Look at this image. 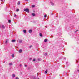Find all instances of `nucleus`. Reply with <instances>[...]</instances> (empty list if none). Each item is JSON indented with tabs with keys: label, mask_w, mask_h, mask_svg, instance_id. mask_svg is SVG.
Listing matches in <instances>:
<instances>
[{
	"label": "nucleus",
	"mask_w": 79,
	"mask_h": 79,
	"mask_svg": "<svg viewBox=\"0 0 79 79\" xmlns=\"http://www.w3.org/2000/svg\"><path fill=\"white\" fill-rule=\"evenodd\" d=\"M12 77H15V74H12Z\"/></svg>",
	"instance_id": "6e6552de"
},
{
	"label": "nucleus",
	"mask_w": 79,
	"mask_h": 79,
	"mask_svg": "<svg viewBox=\"0 0 79 79\" xmlns=\"http://www.w3.org/2000/svg\"><path fill=\"white\" fill-rule=\"evenodd\" d=\"M0 28H2V29H4L5 28V26L3 25H1L0 26Z\"/></svg>",
	"instance_id": "f03ea898"
},
{
	"label": "nucleus",
	"mask_w": 79,
	"mask_h": 79,
	"mask_svg": "<svg viewBox=\"0 0 79 79\" xmlns=\"http://www.w3.org/2000/svg\"><path fill=\"white\" fill-rule=\"evenodd\" d=\"M22 49H20L19 50V53H22Z\"/></svg>",
	"instance_id": "7ed1b4c3"
},
{
	"label": "nucleus",
	"mask_w": 79,
	"mask_h": 79,
	"mask_svg": "<svg viewBox=\"0 0 79 79\" xmlns=\"http://www.w3.org/2000/svg\"><path fill=\"white\" fill-rule=\"evenodd\" d=\"M12 42H15L16 40H11Z\"/></svg>",
	"instance_id": "20e7f679"
},
{
	"label": "nucleus",
	"mask_w": 79,
	"mask_h": 79,
	"mask_svg": "<svg viewBox=\"0 0 79 79\" xmlns=\"http://www.w3.org/2000/svg\"><path fill=\"white\" fill-rule=\"evenodd\" d=\"M44 42H47V39L44 40Z\"/></svg>",
	"instance_id": "ddd939ff"
},
{
	"label": "nucleus",
	"mask_w": 79,
	"mask_h": 79,
	"mask_svg": "<svg viewBox=\"0 0 79 79\" xmlns=\"http://www.w3.org/2000/svg\"><path fill=\"white\" fill-rule=\"evenodd\" d=\"M1 0V1H3V0Z\"/></svg>",
	"instance_id": "7c9ffc66"
},
{
	"label": "nucleus",
	"mask_w": 79,
	"mask_h": 79,
	"mask_svg": "<svg viewBox=\"0 0 79 79\" xmlns=\"http://www.w3.org/2000/svg\"><path fill=\"white\" fill-rule=\"evenodd\" d=\"M32 47V45H31L30 46V47H29V48H31V47Z\"/></svg>",
	"instance_id": "5701e85b"
},
{
	"label": "nucleus",
	"mask_w": 79,
	"mask_h": 79,
	"mask_svg": "<svg viewBox=\"0 0 79 79\" xmlns=\"http://www.w3.org/2000/svg\"><path fill=\"white\" fill-rule=\"evenodd\" d=\"M7 42H8V41H6L5 42V43L6 44H7Z\"/></svg>",
	"instance_id": "393cba45"
},
{
	"label": "nucleus",
	"mask_w": 79,
	"mask_h": 79,
	"mask_svg": "<svg viewBox=\"0 0 79 79\" xmlns=\"http://www.w3.org/2000/svg\"><path fill=\"white\" fill-rule=\"evenodd\" d=\"M35 61V59H33V61Z\"/></svg>",
	"instance_id": "4be33fe9"
},
{
	"label": "nucleus",
	"mask_w": 79,
	"mask_h": 79,
	"mask_svg": "<svg viewBox=\"0 0 79 79\" xmlns=\"http://www.w3.org/2000/svg\"><path fill=\"white\" fill-rule=\"evenodd\" d=\"M25 67H27V65L25 64Z\"/></svg>",
	"instance_id": "a878e982"
},
{
	"label": "nucleus",
	"mask_w": 79,
	"mask_h": 79,
	"mask_svg": "<svg viewBox=\"0 0 79 79\" xmlns=\"http://www.w3.org/2000/svg\"><path fill=\"white\" fill-rule=\"evenodd\" d=\"M51 4L52 5H54V4H53V2H51Z\"/></svg>",
	"instance_id": "4468645a"
},
{
	"label": "nucleus",
	"mask_w": 79,
	"mask_h": 79,
	"mask_svg": "<svg viewBox=\"0 0 79 79\" xmlns=\"http://www.w3.org/2000/svg\"><path fill=\"white\" fill-rule=\"evenodd\" d=\"M64 59H65V60H66V58H64Z\"/></svg>",
	"instance_id": "72a5a7b5"
},
{
	"label": "nucleus",
	"mask_w": 79,
	"mask_h": 79,
	"mask_svg": "<svg viewBox=\"0 0 79 79\" xmlns=\"http://www.w3.org/2000/svg\"><path fill=\"white\" fill-rule=\"evenodd\" d=\"M45 54H46V55H47V53H46Z\"/></svg>",
	"instance_id": "2f4dec72"
},
{
	"label": "nucleus",
	"mask_w": 79,
	"mask_h": 79,
	"mask_svg": "<svg viewBox=\"0 0 79 79\" xmlns=\"http://www.w3.org/2000/svg\"><path fill=\"white\" fill-rule=\"evenodd\" d=\"M20 66L21 67V66H22V64H20Z\"/></svg>",
	"instance_id": "bb28decb"
},
{
	"label": "nucleus",
	"mask_w": 79,
	"mask_h": 79,
	"mask_svg": "<svg viewBox=\"0 0 79 79\" xmlns=\"http://www.w3.org/2000/svg\"><path fill=\"white\" fill-rule=\"evenodd\" d=\"M29 33H31V32H32V31L31 30H30L29 31Z\"/></svg>",
	"instance_id": "423d86ee"
},
{
	"label": "nucleus",
	"mask_w": 79,
	"mask_h": 79,
	"mask_svg": "<svg viewBox=\"0 0 79 79\" xmlns=\"http://www.w3.org/2000/svg\"><path fill=\"white\" fill-rule=\"evenodd\" d=\"M15 79H19V78L18 77H17L15 78Z\"/></svg>",
	"instance_id": "cd10ccee"
},
{
	"label": "nucleus",
	"mask_w": 79,
	"mask_h": 79,
	"mask_svg": "<svg viewBox=\"0 0 79 79\" xmlns=\"http://www.w3.org/2000/svg\"><path fill=\"white\" fill-rule=\"evenodd\" d=\"M26 1H28L29 0H25Z\"/></svg>",
	"instance_id": "c756f323"
},
{
	"label": "nucleus",
	"mask_w": 79,
	"mask_h": 79,
	"mask_svg": "<svg viewBox=\"0 0 79 79\" xmlns=\"http://www.w3.org/2000/svg\"><path fill=\"white\" fill-rule=\"evenodd\" d=\"M19 42H20V43H21V42H22V40H20Z\"/></svg>",
	"instance_id": "412c9836"
},
{
	"label": "nucleus",
	"mask_w": 79,
	"mask_h": 79,
	"mask_svg": "<svg viewBox=\"0 0 79 79\" xmlns=\"http://www.w3.org/2000/svg\"><path fill=\"white\" fill-rule=\"evenodd\" d=\"M77 31H76V32H77Z\"/></svg>",
	"instance_id": "f704fd0d"
},
{
	"label": "nucleus",
	"mask_w": 79,
	"mask_h": 79,
	"mask_svg": "<svg viewBox=\"0 0 79 79\" xmlns=\"http://www.w3.org/2000/svg\"><path fill=\"white\" fill-rule=\"evenodd\" d=\"M24 11H26V12H27V13L29 12V9H27V8H26L25 9H24Z\"/></svg>",
	"instance_id": "f257e3e1"
},
{
	"label": "nucleus",
	"mask_w": 79,
	"mask_h": 79,
	"mask_svg": "<svg viewBox=\"0 0 79 79\" xmlns=\"http://www.w3.org/2000/svg\"><path fill=\"white\" fill-rule=\"evenodd\" d=\"M20 1H19L18 2V5H20Z\"/></svg>",
	"instance_id": "9d476101"
},
{
	"label": "nucleus",
	"mask_w": 79,
	"mask_h": 79,
	"mask_svg": "<svg viewBox=\"0 0 79 79\" xmlns=\"http://www.w3.org/2000/svg\"><path fill=\"white\" fill-rule=\"evenodd\" d=\"M14 17H16V14H15V15H14Z\"/></svg>",
	"instance_id": "b1692460"
},
{
	"label": "nucleus",
	"mask_w": 79,
	"mask_h": 79,
	"mask_svg": "<svg viewBox=\"0 0 79 79\" xmlns=\"http://www.w3.org/2000/svg\"><path fill=\"white\" fill-rule=\"evenodd\" d=\"M12 57H13V58H14V57H15V55L13 54H12Z\"/></svg>",
	"instance_id": "1a4fd4ad"
},
{
	"label": "nucleus",
	"mask_w": 79,
	"mask_h": 79,
	"mask_svg": "<svg viewBox=\"0 0 79 79\" xmlns=\"http://www.w3.org/2000/svg\"><path fill=\"white\" fill-rule=\"evenodd\" d=\"M23 32L26 34V30H23Z\"/></svg>",
	"instance_id": "9b49d317"
},
{
	"label": "nucleus",
	"mask_w": 79,
	"mask_h": 79,
	"mask_svg": "<svg viewBox=\"0 0 79 79\" xmlns=\"http://www.w3.org/2000/svg\"><path fill=\"white\" fill-rule=\"evenodd\" d=\"M44 18H46L47 17V15H45L44 16Z\"/></svg>",
	"instance_id": "6ab92c4d"
},
{
	"label": "nucleus",
	"mask_w": 79,
	"mask_h": 79,
	"mask_svg": "<svg viewBox=\"0 0 79 79\" xmlns=\"http://www.w3.org/2000/svg\"><path fill=\"white\" fill-rule=\"evenodd\" d=\"M40 37H42V33H40Z\"/></svg>",
	"instance_id": "f8f14e48"
},
{
	"label": "nucleus",
	"mask_w": 79,
	"mask_h": 79,
	"mask_svg": "<svg viewBox=\"0 0 79 79\" xmlns=\"http://www.w3.org/2000/svg\"><path fill=\"white\" fill-rule=\"evenodd\" d=\"M29 60H32V58H30V59H29Z\"/></svg>",
	"instance_id": "c85d7f7f"
},
{
	"label": "nucleus",
	"mask_w": 79,
	"mask_h": 79,
	"mask_svg": "<svg viewBox=\"0 0 79 79\" xmlns=\"http://www.w3.org/2000/svg\"><path fill=\"white\" fill-rule=\"evenodd\" d=\"M77 71H79V70H78Z\"/></svg>",
	"instance_id": "473e14b6"
},
{
	"label": "nucleus",
	"mask_w": 79,
	"mask_h": 79,
	"mask_svg": "<svg viewBox=\"0 0 79 79\" xmlns=\"http://www.w3.org/2000/svg\"><path fill=\"white\" fill-rule=\"evenodd\" d=\"M45 74H47V70H46V71H45Z\"/></svg>",
	"instance_id": "f3484780"
},
{
	"label": "nucleus",
	"mask_w": 79,
	"mask_h": 79,
	"mask_svg": "<svg viewBox=\"0 0 79 79\" xmlns=\"http://www.w3.org/2000/svg\"><path fill=\"white\" fill-rule=\"evenodd\" d=\"M32 16H35V14H34V13H33L32 14Z\"/></svg>",
	"instance_id": "0eeeda50"
},
{
	"label": "nucleus",
	"mask_w": 79,
	"mask_h": 79,
	"mask_svg": "<svg viewBox=\"0 0 79 79\" xmlns=\"http://www.w3.org/2000/svg\"><path fill=\"white\" fill-rule=\"evenodd\" d=\"M16 11H19V9H17Z\"/></svg>",
	"instance_id": "aec40b11"
},
{
	"label": "nucleus",
	"mask_w": 79,
	"mask_h": 79,
	"mask_svg": "<svg viewBox=\"0 0 79 79\" xmlns=\"http://www.w3.org/2000/svg\"><path fill=\"white\" fill-rule=\"evenodd\" d=\"M9 65H10V66H11L13 64H12V63H9Z\"/></svg>",
	"instance_id": "dca6fc26"
},
{
	"label": "nucleus",
	"mask_w": 79,
	"mask_h": 79,
	"mask_svg": "<svg viewBox=\"0 0 79 79\" xmlns=\"http://www.w3.org/2000/svg\"><path fill=\"white\" fill-rule=\"evenodd\" d=\"M8 22L9 23H11V20H8Z\"/></svg>",
	"instance_id": "a211bd4d"
},
{
	"label": "nucleus",
	"mask_w": 79,
	"mask_h": 79,
	"mask_svg": "<svg viewBox=\"0 0 79 79\" xmlns=\"http://www.w3.org/2000/svg\"><path fill=\"white\" fill-rule=\"evenodd\" d=\"M52 37H53V36H52Z\"/></svg>",
	"instance_id": "c9c22d12"
},
{
	"label": "nucleus",
	"mask_w": 79,
	"mask_h": 79,
	"mask_svg": "<svg viewBox=\"0 0 79 79\" xmlns=\"http://www.w3.org/2000/svg\"><path fill=\"white\" fill-rule=\"evenodd\" d=\"M31 6L32 8H34L35 7V5H32Z\"/></svg>",
	"instance_id": "2eb2a0df"
},
{
	"label": "nucleus",
	"mask_w": 79,
	"mask_h": 79,
	"mask_svg": "<svg viewBox=\"0 0 79 79\" xmlns=\"http://www.w3.org/2000/svg\"><path fill=\"white\" fill-rule=\"evenodd\" d=\"M38 60L39 61H41V60H42V59H41V58H39L38 59Z\"/></svg>",
	"instance_id": "39448f33"
}]
</instances>
